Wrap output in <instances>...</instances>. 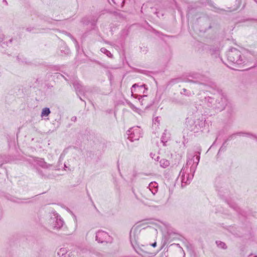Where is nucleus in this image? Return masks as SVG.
<instances>
[{"label":"nucleus","instance_id":"nucleus-31","mask_svg":"<svg viewBox=\"0 0 257 257\" xmlns=\"http://www.w3.org/2000/svg\"><path fill=\"white\" fill-rule=\"evenodd\" d=\"M160 159L159 156H157L156 158H155V160H156L157 161H159V160Z\"/></svg>","mask_w":257,"mask_h":257},{"label":"nucleus","instance_id":"nucleus-5","mask_svg":"<svg viewBox=\"0 0 257 257\" xmlns=\"http://www.w3.org/2000/svg\"><path fill=\"white\" fill-rule=\"evenodd\" d=\"M227 98L225 96L221 93H218L216 95L215 102L214 103L213 108L217 111L223 110L227 105Z\"/></svg>","mask_w":257,"mask_h":257},{"label":"nucleus","instance_id":"nucleus-32","mask_svg":"<svg viewBox=\"0 0 257 257\" xmlns=\"http://www.w3.org/2000/svg\"><path fill=\"white\" fill-rule=\"evenodd\" d=\"M10 162V161L9 159H8V160H5V163H8Z\"/></svg>","mask_w":257,"mask_h":257},{"label":"nucleus","instance_id":"nucleus-3","mask_svg":"<svg viewBox=\"0 0 257 257\" xmlns=\"http://www.w3.org/2000/svg\"><path fill=\"white\" fill-rule=\"evenodd\" d=\"M228 60L235 64L241 65L245 62L241 52L236 48H232L227 53Z\"/></svg>","mask_w":257,"mask_h":257},{"label":"nucleus","instance_id":"nucleus-18","mask_svg":"<svg viewBox=\"0 0 257 257\" xmlns=\"http://www.w3.org/2000/svg\"><path fill=\"white\" fill-rule=\"evenodd\" d=\"M73 86L75 88L76 91H78L80 92L82 91V86L78 82H74L73 83Z\"/></svg>","mask_w":257,"mask_h":257},{"label":"nucleus","instance_id":"nucleus-23","mask_svg":"<svg viewBox=\"0 0 257 257\" xmlns=\"http://www.w3.org/2000/svg\"><path fill=\"white\" fill-rule=\"evenodd\" d=\"M67 252V250L66 248H61L59 249V251L58 252V255L59 256H63L65 255Z\"/></svg>","mask_w":257,"mask_h":257},{"label":"nucleus","instance_id":"nucleus-21","mask_svg":"<svg viewBox=\"0 0 257 257\" xmlns=\"http://www.w3.org/2000/svg\"><path fill=\"white\" fill-rule=\"evenodd\" d=\"M216 243L217 246L219 248L223 249H226L227 248V246L224 242H223L220 241H216Z\"/></svg>","mask_w":257,"mask_h":257},{"label":"nucleus","instance_id":"nucleus-13","mask_svg":"<svg viewBox=\"0 0 257 257\" xmlns=\"http://www.w3.org/2000/svg\"><path fill=\"white\" fill-rule=\"evenodd\" d=\"M136 251L139 255L143 257H149L150 254H151L148 252L143 251V250L140 249L138 250H136Z\"/></svg>","mask_w":257,"mask_h":257},{"label":"nucleus","instance_id":"nucleus-33","mask_svg":"<svg viewBox=\"0 0 257 257\" xmlns=\"http://www.w3.org/2000/svg\"><path fill=\"white\" fill-rule=\"evenodd\" d=\"M68 35H69V36H70L72 39H74V38H73V37L71 36V34H69Z\"/></svg>","mask_w":257,"mask_h":257},{"label":"nucleus","instance_id":"nucleus-1","mask_svg":"<svg viewBox=\"0 0 257 257\" xmlns=\"http://www.w3.org/2000/svg\"><path fill=\"white\" fill-rule=\"evenodd\" d=\"M198 154V155H194L191 156V159L189 158L186 166L182 168L180 172L182 187L189 184L194 176V174L200 161V153Z\"/></svg>","mask_w":257,"mask_h":257},{"label":"nucleus","instance_id":"nucleus-9","mask_svg":"<svg viewBox=\"0 0 257 257\" xmlns=\"http://www.w3.org/2000/svg\"><path fill=\"white\" fill-rule=\"evenodd\" d=\"M148 189L153 195H155L158 192V184L156 182H151L149 185Z\"/></svg>","mask_w":257,"mask_h":257},{"label":"nucleus","instance_id":"nucleus-15","mask_svg":"<svg viewBox=\"0 0 257 257\" xmlns=\"http://www.w3.org/2000/svg\"><path fill=\"white\" fill-rule=\"evenodd\" d=\"M38 164L40 166L44 168H48L51 166L50 165L47 164V163H46L42 159L39 161Z\"/></svg>","mask_w":257,"mask_h":257},{"label":"nucleus","instance_id":"nucleus-30","mask_svg":"<svg viewBox=\"0 0 257 257\" xmlns=\"http://www.w3.org/2000/svg\"><path fill=\"white\" fill-rule=\"evenodd\" d=\"M151 245H152L153 247H156V245H157V243H156V242H154L153 243H152V244H151Z\"/></svg>","mask_w":257,"mask_h":257},{"label":"nucleus","instance_id":"nucleus-36","mask_svg":"<svg viewBox=\"0 0 257 257\" xmlns=\"http://www.w3.org/2000/svg\"><path fill=\"white\" fill-rule=\"evenodd\" d=\"M4 2H6V3L7 4V2H6V0H4Z\"/></svg>","mask_w":257,"mask_h":257},{"label":"nucleus","instance_id":"nucleus-29","mask_svg":"<svg viewBox=\"0 0 257 257\" xmlns=\"http://www.w3.org/2000/svg\"><path fill=\"white\" fill-rule=\"evenodd\" d=\"M76 119H77V117L76 116H73L72 118H71V120L72 121H75L76 120Z\"/></svg>","mask_w":257,"mask_h":257},{"label":"nucleus","instance_id":"nucleus-40","mask_svg":"<svg viewBox=\"0 0 257 257\" xmlns=\"http://www.w3.org/2000/svg\"><path fill=\"white\" fill-rule=\"evenodd\" d=\"M253 257H257V256H253Z\"/></svg>","mask_w":257,"mask_h":257},{"label":"nucleus","instance_id":"nucleus-10","mask_svg":"<svg viewBox=\"0 0 257 257\" xmlns=\"http://www.w3.org/2000/svg\"><path fill=\"white\" fill-rule=\"evenodd\" d=\"M170 134L167 130H165L161 137V142L163 144L164 146H166V143L170 139Z\"/></svg>","mask_w":257,"mask_h":257},{"label":"nucleus","instance_id":"nucleus-12","mask_svg":"<svg viewBox=\"0 0 257 257\" xmlns=\"http://www.w3.org/2000/svg\"><path fill=\"white\" fill-rule=\"evenodd\" d=\"M170 163L169 161L166 159H162L160 161V166L163 168H166L170 165Z\"/></svg>","mask_w":257,"mask_h":257},{"label":"nucleus","instance_id":"nucleus-4","mask_svg":"<svg viewBox=\"0 0 257 257\" xmlns=\"http://www.w3.org/2000/svg\"><path fill=\"white\" fill-rule=\"evenodd\" d=\"M145 86V84L139 85L138 84L136 83L132 87V95L135 98H138L141 103H142V98L147 96L146 95H141L140 94L141 93L143 94L146 93L147 88H146Z\"/></svg>","mask_w":257,"mask_h":257},{"label":"nucleus","instance_id":"nucleus-7","mask_svg":"<svg viewBox=\"0 0 257 257\" xmlns=\"http://www.w3.org/2000/svg\"><path fill=\"white\" fill-rule=\"evenodd\" d=\"M96 240L100 243H111L112 241V237L105 231L102 230H98L96 233Z\"/></svg>","mask_w":257,"mask_h":257},{"label":"nucleus","instance_id":"nucleus-35","mask_svg":"<svg viewBox=\"0 0 257 257\" xmlns=\"http://www.w3.org/2000/svg\"><path fill=\"white\" fill-rule=\"evenodd\" d=\"M9 42H10V43H11V42H12V39H9Z\"/></svg>","mask_w":257,"mask_h":257},{"label":"nucleus","instance_id":"nucleus-16","mask_svg":"<svg viewBox=\"0 0 257 257\" xmlns=\"http://www.w3.org/2000/svg\"><path fill=\"white\" fill-rule=\"evenodd\" d=\"M51 111L50 110V109L48 107H45L43 109L42 112H41V116H47L49 115V114L50 113Z\"/></svg>","mask_w":257,"mask_h":257},{"label":"nucleus","instance_id":"nucleus-8","mask_svg":"<svg viewBox=\"0 0 257 257\" xmlns=\"http://www.w3.org/2000/svg\"><path fill=\"white\" fill-rule=\"evenodd\" d=\"M236 136H245V137H249L251 135H250L249 133H243V132H238L236 133L230 135L229 136H228V137L227 138V139H226V140L225 141V142H226L227 141H230V140L234 139Z\"/></svg>","mask_w":257,"mask_h":257},{"label":"nucleus","instance_id":"nucleus-19","mask_svg":"<svg viewBox=\"0 0 257 257\" xmlns=\"http://www.w3.org/2000/svg\"><path fill=\"white\" fill-rule=\"evenodd\" d=\"M136 230V228H133L130 231V240L131 241L133 240V238L134 239H136V233L137 232V231Z\"/></svg>","mask_w":257,"mask_h":257},{"label":"nucleus","instance_id":"nucleus-25","mask_svg":"<svg viewBox=\"0 0 257 257\" xmlns=\"http://www.w3.org/2000/svg\"><path fill=\"white\" fill-rule=\"evenodd\" d=\"M176 255L178 257H185V253L184 251L182 249H181L179 250V251L177 252Z\"/></svg>","mask_w":257,"mask_h":257},{"label":"nucleus","instance_id":"nucleus-20","mask_svg":"<svg viewBox=\"0 0 257 257\" xmlns=\"http://www.w3.org/2000/svg\"><path fill=\"white\" fill-rule=\"evenodd\" d=\"M113 3L117 7H122L124 3V0H112Z\"/></svg>","mask_w":257,"mask_h":257},{"label":"nucleus","instance_id":"nucleus-24","mask_svg":"<svg viewBox=\"0 0 257 257\" xmlns=\"http://www.w3.org/2000/svg\"><path fill=\"white\" fill-rule=\"evenodd\" d=\"M5 37L4 35H2L1 36H0V44L2 46L4 47V45H5V42L4 41L5 40ZM6 45L8 46V43H7L6 44Z\"/></svg>","mask_w":257,"mask_h":257},{"label":"nucleus","instance_id":"nucleus-26","mask_svg":"<svg viewBox=\"0 0 257 257\" xmlns=\"http://www.w3.org/2000/svg\"><path fill=\"white\" fill-rule=\"evenodd\" d=\"M128 104L129 105V106L131 109H132L135 111H137V110L138 109V108L136 107L133 103L130 102L128 103Z\"/></svg>","mask_w":257,"mask_h":257},{"label":"nucleus","instance_id":"nucleus-39","mask_svg":"<svg viewBox=\"0 0 257 257\" xmlns=\"http://www.w3.org/2000/svg\"><path fill=\"white\" fill-rule=\"evenodd\" d=\"M248 257H252V256H251V255H249V256Z\"/></svg>","mask_w":257,"mask_h":257},{"label":"nucleus","instance_id":"nucleus-14","mask_svg":"<svg viewBox=\"0 0 257 257\" xmlns=\"http://www.w3.org/2000/svg\"><path fill=\"white\" fill-rule=\"evenodd\" d=\"M63 225V221L61 219H56V224L54 225V228H56L57 229L60 228Z\"/></svg>","mask_w":257,"mask_h":257},{"label":"nucleus","instance_id":"nucleus-17","mask_svg":"<svg viewBox=\"0 0 257 257\" xmlns=\"http://www.w3.org/2000/svg\"><path fill=\"white\" fill-rule=\"evenodd\" d=\"M181 94L185 95L187 96H192L194 93L193 92L188 90L185 88H183L182 89V92H181Z\"/></svg>","mask_w":257,"mask_h":257},{"label":"nucleus","instance_id":"nucleus-37","mask_svg":"<svg viewBox=\"0 0 257 257\" xmlns=\"http://www.w3.org/2000/svg\"><path fill=\"white\" fill-rule=\"evenodd\" d=\"M222 148V147H221V148H220L219 151H220L221 150Z\"/></svg>","mask_w":257,"mask_h":257},{"label":"nucleus","instance_id":"nucleus-34","mask_svg":"<svg viewBox=\"0 0 257 257\" xmlns=\"http://www.w3.org/2000/svg\"><path fill=\"white\" fill-rule=\"evenodd\" d=\"M27 30L28 31H31V30L30 29H29V28H27Z\"/></svg>","mask_w":257,"mask_h":257},{"label":"nucleus","instance_id":"nucleus-28","mask_svg":"<svg viewBox=\"0 0 257 257\" xmlns=\"http://www.w3.org/2000/svg\"><path fill=\"white\" fill-rule=\"evenodd\" d=\"M230 206L231 207L233 208L235 210H237V206L235 204H233L232 205H230Z\"/></svg>","mask_w":257,"mask_h":257},{"label":"nucleus","instance_id":"nucleus-11","mask_svg":"<svg viewBox=\"0 0 257 257\" xmlns=\"http://www.w3.org/2000/svg\"><path fill=\"white\" fill-rule=\"evenodd\" d=\"M216 95L215 97H205V101L207 103L208 106L212 107L213 108L214 103L215 102Z\"/></svg>","mask_w":257,"mask_h":257},{"label":"nucleus","instance_id":"nucleus-6","mask_svg":"<svg viewBox=\"0 0 257 257\" xmlns=\"http://www.w3.org/2000/svg\"><path fill=\"white\" fill-rule=\"evenodd\" d=\"M128 139L131 141L139 140L142 137V130L139 126H134L127 130Z\"/></svg>","mask_w":257,"mask_h":257},{"label":"nucleus","instance_id":"nucleus-2","mask_svg":"<svg viewBox=\"0 0 257 257\" xmlns=\"http://www.w3.org/2000/svg\"><path fill=\"white\" fill-rule=\"evenodd\" d=\"M186 120L188 128L194 133H197L203 131L206 118L205 115L197 110L188 117Z\"/></svg>","mask_w":257,"mask_h":257},{"label":"nucleus","instance_id":"nucleus-27","mask_svg":"<svg viewBox=\"0 0 257 257\" xmlns=\"http://www.w3.org/2000/svg\"><path fill=\"white\" fill-rule=\"evenodd\" d=\"M159 118L158 117H157L156 118H155V120H154V123L155 124H157L158 125V124H159Z\"/></svg>","mask_w":257,"mask_h":257},{"label":"nucleus","instance_id":"nucleus-22","mask_svg":"<svg viewBox=\"0 0 257 257\" xmlns=\"http://www.w3.org/2000/svg\"><path fill=\"white\" fill-rule=\"evenodd\" d=\"M100 51L102 53L105 54L109 57H111L112 56V55L111 54L110 52L107 50L105 48H101Z\"/></svg>","mask_w":257,"mask_h":257},{"label":"nucleus","instance_id":"nucleus-38","mask_svg":"<svg viewBox=\"0 0 257 257\" xmlns=\"http://www.w3.org/2000/svg\"><path fill=\"white\" fill-rule=\"evenodd\" d=\"M214 8L216 9V8L215 6H213Z\"/></svg>","mask_w":257,"mask_h":257}]
</instances>
